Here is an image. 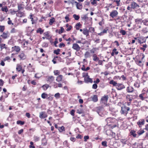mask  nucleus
Masks as SVG:
<instances>
[{
  "label": "nucleus",
  "instance_id": "obj_1",
  "mask_svg": "<svg viewBox=\"0 0 148 148\" xmlns=\"http://www.w3.org/2000/svg\"><path fill=\"white\" fill-rule=\"evenodd\" d=\"M130 110V108L129 107L124 106L121 107V112L122 114H125L126 115L128 113L127 111Z\"/></svg>",
  "mask_w": 148,
  "mask_h": 148
},
{
  "label": "nucleus",
  "instance_id": "obj_2",
  "mask_svg": "<svg viewBox=\"0 0 148 148\" xmlns=\"http://www.w3.org/2000/svg\"><path fill=\"white\" fill-rule=\"evenodd\" d=\"M108 98V95H104L101 98V103L104 104H106Z\"/></svg>",
  "mask_w": 148,
  "mask_h": 148
},
{
  "label": "nucleus",
  "instance_id": "obj_3",
  "mask_svg": "<svg viewBox=\"0 0 148 148\" xmlns=\"http://www.w3.org/2000/svg\"><path fill=\"white\" fill-rule=\"evenodd\" d=\"M83 77L84 78V81L86 83H92V79L89 78V76H88V74H87L86 75L83 76Z\"/></svg>",
  "mask_w": 148,
  "mask_h": 148
},
{
  "label": "nucleus",
  "instance_id": "obj_4",
  "mask_svg": "<svg viewBox=\"0 0 148 148\" xmlns=\"http://www.w3.org/2000/svg\"><path fill=\"white\" fill-rule=\"evenodd\" d=\"M116 88L118 90H121L125 88V86L122 84L117 83L116 87Z\"/></svg>",
  "mask_w": 148,
  "mask_h": 148
},
{
  "label": "nucleus",
  "instance_id": "obj_5",
  "mask_svg": "<svg viewBox=\"0 0 148 148\" xmlns=\"http://www.w3.org/2000/svg\"><path fill=\"white\" fill-rule=\"evenodd\" d=\"M9 36V34L8 32H3L2 34L0 35V37L3 39L7 38Z\"/></svg>",
  "mask_w": 148,
  "mask_h": 148
},
{
  "label": "nucleus",
  "instance_id": "obj_6",
  "mask_svg": "<svg viewBox=\"0 0 148 148\" xmlns=\"http://www.w3.org/2000/svg\"><path fill=\"white\" fill-rule=\"evenodd\" d=\"M118 14V12L116 10H113L110 13V16L114 18L116 17Z\"/></svg>",
  "mask_w": 148,
  "mask_h": 148
},
{
  "label": "nucleus",
  "instance_id": "obj_7",
  "mask_svg": "<svg viewBox=\"0 0 148 148\" xmlns=\"http://www.w3.org/2000/svg\"><path fill=\"white\" fill-rule=\"evenodd\" d=\"M72 48L77 51H79L81 47L77 43H74L73 44Z\"/></svg>",
  "mask_w": 148,
  "mask_h": 148
},
{
  "label": "nucleus",
  "instance_id": "obj_8",
  "mask_svg": "<svg viewBox=\"0 0 148 148\" xmlns=\"http://www.w3.org/2000/svg\"><path fill=\"white\" fill-rule=\"evenodd\" d=\"M47 115L45 112H42L39 113V117L41 119H44L47 117Z\"/></svg>",
  "mask_w": 148,
  "mask_h": 148
},
{
  "label": "nucleus",
  "instance_id": "obj_9",
  "mask_svg": "<svg viewBox=\"0 0 148 148\" xmlns=\"http://www.w3.org/2000/svg\"><path fill=\"white\" fill-rule=\"evenodd\" d=\"M54 79V77L53 76H50L47 77V81L50 83H51Z\"/></svg>",
  "mask_w": 148,
  "mask_h": 148
},
{
  "label": "nucleus",
  "instance_id": "obj_10",
  "mask_svg": "<svg viewBox=\"0 0 148 148\" xmlns=\"http://www.w3.org/2000/svg\"><path fill=\"white\" fill-rule=\"evenodd\" d=\"M131 8L134 9L137 7H139V5L138 4L135 2H132L131 4Z\"/></svg>",
  "mask_w": 148,
  "mask_h": 148
},
{
  "label": "nucleus",
  "instance_id": "obj_11",
  "mask_svg": "<svg viewBox=\"0 0 148 148\" xmlns=\"http://www.w3.org/2000/svg\"><path fill=\"white\" fill-rule=\"evenodd\" d=\"M23 2H22L21 3H18L17 4L18 11L20 10L21 9L23 8L24 5L23 4Z\"/></svg>",
  "mask_w": 148,
  "mask_h": 148
},
{
  "label": "nucleus",
  "instance_id": "obj_12",
  "mask_svg": "<svg viewBox=\"0 0 148 148\" xmlns=\"http://www.w3.org/2000/svg\"><path fill=\"white\" fill-rule=\"evenodd\" d=\"M89 31L86 28H85L83 29V34L86 35V36L89 35Z\"/></svg>",
  "mask_w": 148,
  "mask_h": 148
},
{
  "label": "nucleus",
  "instance_id": "obj_13",
  "mask_svg": "<svg viewBox=\"0 0 148 148\" xmlns=\"http://www.w3.org/2000/svg\"><path fill=\"white\" fill-rule=\"evenodd\" d=\"M145 121L144 120H142L140 121H139L137 122V124L138 125L139 127H141L142 125L144 124Z\"/></svg>",
  "mask_w": 148,
  "mask_h": 148
},
{
  "label": "nucleus",
  "instance_id": "obj_14",
  "mask_svg": "<svg viewBox=\"0 0 148 148\" xmlns=\"http://www.w3.org/2000/svg\"><path fill=\"white\" fill-rule=\"evenodd\" d=\"M126 99L127 101L131 102L133 100V98L132 95H128L126 96Z\"/></svg>",
  "mask_w": 148,
  "mask_h": 148
},
{
  "label": "nucleus",
  "instance_id": "obj_15",
  "mask_svg": "<svg viewBox=\"0 0 148 148\" xmlns=\"http://www.w3.org/2000/svg\"><path fill=\"white\" fill-rule=\"evenodd\" d=\"M12 49H14V50L17 52H18L20 50V48L19 46H15L14 47H12Z\"/></svg>",
  "mask_w": 148,
  "mask_h": 148
},
{
  "label": "nucleus",
  "instance_id": "obj_16",
  "mask_svg": "<svg viewBox=\"0 0 148 148\" xmlns=\"http://www.w3.org/2000/svg\"><path fill=\"white\" fill-rule=\"evenodd\" d=\"M119 52L118 51H117V49L116 48H114L112 50V53H111V55L112 56H113L114 55V54H115L116 55H117L118 54Z\"/></svg>",
  "mask_w": 148,
  "mask_h": 148
},
{
  "label": "nucleus",
  "instance_id": "obj_17",
  "mask_svg": "<svg viewBox=\"0 0 148 148\" xmlns=\"http://www.w3.org/2000/svg\"><path fill=\"white\" fill-rule=\"evenodd\" d=\"M62 75H59L57 77L56 80L58 82H60L62 81Z\"/></svg>",
  "mask_w": 148,
  "mask_h": 148
},
{
  "label": "nucleus",
  "instance_id": "obj_18",
  "mask_svg": "<svg viewBox=\"0 0 148 148\" xmlns=\"http://www.w3.org/2000/svg\"><path fill=\"white\" fill-rule=\"evenodd\" d=\"M134 88L131 86H128L127 88V92H132L134 91Z\"/></svg>",
  "mask_w": 148,
  "mask_h": 148
},
{
  "label": "nucleus",
  "instance_id": "obj_19",
  "mask_svg": "<svg viewBox=\"0 0 148 148\" xmlns=\"http://www.w3.org/2000/svg\"><path fill=\"white\" fill-rule=\"evenodd\" d=\"M109 83L110 84H112L113 86H116V87L117 84V83L113 80H110Z\"/></svg>",
  "mask_w": 148,
  "mask_h": 148
},
{
  "label": "nucleus",
  "instance_id": "obj_20",
  "mask_svg": "<svg viewBox=\"0 0 148 148\" xmlns=\"http://www.w3.org/2000/svg\"><path fill=\"white\" fill-rule=\"evenodd\" d=\"M75 3H76V7L77 8L79 9H81L82 8V5L81 3L75 2Z\"/></svg>",
  "mask_w": 148,
  "mask_h": 148
},
{
  "label": "nucleus",
  "instance_id": "obj_21",
  "mask_svg": "<svg viewBox=\"0 0 148 148\" xmlns=\"http://www.w3.org/2000/svg\"><path fill=\"white\" fill-rule=\"evenodd\" d=\"M92 100L94 102H96L98 101L97 96L96 95H94L91 97Z\"/></svg>",
  "mask_w": 148,
  "mask_h": 148
},
{
  "label": "nucleus",
  "instance_id": "obj_22",
  "mask_svg": "<svg viewBox=\"0 0 148 148\" xmlns=\"http://www.w3.org/2000/svg\"><path fill=\"white\" fill-rule=\"evenodd\" d=\"M22 66L19 64H17L16 65V70L18 72H20L22 70Z\"/></svg>",
  "mask_w": 148,
  "mask_h": 148
},
{
  "label": "nucleus",
  "instance_id": "obj_23",
  "mask_svg": "<svg viewBox=\"0 0 148 148\" xmlns=\"http://www.w3.org/2000/svg\"><path fill=\"white\" fill-rule=\"evenodd\" d=\"M18 56L21 59L23 60L25 58L26 56L24 53H21L19 56Z\"/></svg>",
  "mask_w": 148,
  "mask_h": 148
},
{
  "label": "nucleus",
  "instance_id": "obj_24",
  "mask_svg": "<svg viewBox=\"0 0 148 148\" xmlns=\"http://www.w3.org/2000/svg\"><path fill=\"white\" fill-rule=\"evenodd\" d=\"M49 32H45L44 33V34L46 36V37L48 39L51 38V37L49 35Z\"/></svg>",
  "mask_w": 148,
  "mask_h": 148
},
{
  "label": "nucleus",
  "instance_id": "obj_25",
  "mask_svg": "<svg viewBox=\"0 0 148 148\" xmlns=\"http://www.w3.org/2000/svg\"><path fill=\"white\" fill-rule=\"evenodd\" d=\"M113 119L111 118H108L106 119V121L107 122V124H109L110 123L113 122Z\"/></svg>",
  "mask_w": 148,
  "mask_h": 148
},
{
  "label": "nucleus",
  "instance_id": "obj_26",
  "mask_svg": "<svg viewBox=\"0 0 148 148\" xmlns=\"http://www.w3.org/2000/svg\"><path fill=\"white\" fill-rule=\"evenodd\" d=\"M55 21V19L54 18H51L49 20V24L52 25L53 23Z\"/></svg>",
  "mask_w": 148,
  "mask_h": 148
},
{
  "label": "nucleus",
  "instance_id": "obj_27",
  "mask_svg": "<svg viewBox=\"0 0 148 148\" xmlns=\"http://www.w3.org/2000/svg\"><path fill=\"white\" fill-rule=\"evenodd\" d=\"M84 56L86 58H87L90 57V54L89 52L87 51L85 53Z\"/></svg>",
  "mask_w": 148,
  "mask_h": 148
},
{
  "label": "nucleus",
  "instance_id": "obj_28",
  "mask_svg": "<svg viewBox=\"0 0 148 148\" xmlns=\"http://www.w3.org/2000/svg\"><path fill=\"white\" fill-rule=\"evenodd\" d=\"M81 26V24L80 23H77L75 25V27L77 30H79V27H80Z\"/></svg>",
  "mask_w": 148,
  "mask_h": 148
},
{
  "label": "nucleus",
  "instance_id": "obj_29",
  "mask_svg": "<svg viewBox=\"0 0 148 148\" xmlns=\"http://www.w3.org/2000/svg\"><path fill=\"white\" fill-rule=\"evenodd\" d=\"M44 32V30H42L41 28H39L37 30V33H39L40 34H42Z\"/></svg>",
  "mask_w": 148,
  "mask_h": 148
},
{
  "label": "nucleus",
  "instance_id": "obj_30",
  "mask_svg": "<svg viewBox=\"0 0 148 148\" xmlns=\"http://www.w3.org/2000/svg\"><path fill=\"white\" fill-rule=\"evenodd\" d=\"M93 60L95 61H97L99 60V58L95 54H94L93 56Z\"/></svg>",
  "mask_w": 148,
  "mask_h": 148
},
{
  "label": "nucleus",
  "instance_id": "obj_31",
  "mask_svg": "<svg viewBox=\"0 0 148 148\" xmlns=\"http://www.w3.org/2000/svg\"><path fill=\"white\" fill-rule=\"evenodd\" d=\"M49 87V85L48 84L44 85L42 86V87L43 88V89L44 90H46Z\"/></svg>",
  "mask_w": 148,
  "mask_h": 148
},
{
  "label": "nucleus",
  "instance_id": "obj_32",
  "mask_svg": "<svg viewBox=\"0 0 148 148\" xmlns=\"http://www.w3.org/2000/svg\"><path fill=\"white\" fill-rule=\"evenodd\" d=\"M1 10L3 11H5L6 12L8 11V9L7 7L5 6V7H2L1 8Z\"/></svg>",
  "mask_w": 148,
  "mask_h": 148
},
{
  "label": "nucleus",
  "instance_id": "obj_33",
  "mask_svg": "<svg viewBox=\"0 0 148 148\" xmlns=\"http://www.w3.org/2000/svg\"><path fill=\"white\" fill-rule=\"evenodd\" d=\"M47 97V94L45 93H43L41 95V97L43 99H45Z\"/></svg>",
  "mask_w": 148,
  "mask_h": 148
},
{
  "label": "nucleus",
  "instance_id": "obj_34",
  "mask_svg": "<svg viewBox=\"0 0 148 148\" xmlns=\"http://www.w3.org/2000/svg\"><path fill=\"white\" fill-rule=\"evenodd\" d=\"M144 131L143 130H140L137 132V133L139 136L142 134L144 132Z\"/></svg>",
  "mask_w": 148,
  "mask_h": 148
},
{
  "label": "nucleus",
  "instance_id": "obj_35",
  "mask_svg": "<svg viewBox=\"0 0 148 148\" xmlns=\"http://www.w3.org/2000/svg\"><path fill=\"white\" fill-rule=\"evenodd\" d=\"M60 51V49H58L56 50H54L53 53H55L56 55H58L60 54L59 52Z\"/></svg>",
  "mask_w": 148,
  "mask_h": 148
},
{
  "label": "nucleus",
  "instance_id": "obj_36",
  "mask_svg": "<svg viewBox=\"0 0 148 148\" xmlns=\"http://www.w3.org/2000/svg\"><path fill=\"white\" fill-rule=\"evenodd\" d=\"M5 29V26H4L0 25V32H3Z\"/></svg>",
  "mask_w": 148,
  "mask_h": 148
},
{
  "label": "nucleus",
  "instance_id": "obj_37",
  "mask_svg": "<svg viewBox=\"0 0 148 148\" xmlns=\"http://www.w3.org/2000/svg\"><path fill=\"white\" fill-rule=\"evenodd\" d=\"M73 17L76 20H78L79 18V16L78 15H77L75 14H74L73 15Z\"/></svg>",
  "mask_w": 148,
  "mask_h": 148
},
{
  "label": "nucleus",
  "instance_id": "obj_38",
  "mask_svg": "<svg viewBox=\"0 0 148 148\" xmlns=\"http://www.w3.org/2000/svg\"><path fill=\"white\" fill-rule=\"evenodd\" d=\"M58 130L60 132H61L63 131H64L65 130L64 127V126L59 127L58 128Z\"/></svg>",
  "mask_w": 148,
  "mask_h": 148
},
{
  "label": "nucleus",
  "instance_id": "obj_39",
  "mask_svg": "<svg viewBox=\"0 0 148 148\" xmlns=\"http://www.w3.org/2000/svg\"><path fill=\"white\" fill-rule=\"evenodd\" d=\"M5 45L4 44H1L0 45V47L1 49L4 48L6 49V47H5Z\"/></svg>",
  "mask_w": 148,
  "mask_h": 148
},
{
  "label": "nucleus",
  "instance_id": "obj_40",
  "mask_svg": "<svg viewBox=\"0 0 148 148\" xmlns=\"http://www.w3.org/2000/svg\"><path fill=\"white\" fill-rule=\"evenodd\" d=\"M16 123L18 124H19L21 125H22L24 124L25 122L24 121H17Z\"/></svg>",
  "mask_w": 148,
  "mask_h": 148
},
{
  "label": "nucleus",
  "instance_id": "obj_41",
  "mask_svg": "<svg viewBox=\"0 0 148 148\" xmlns=\"http://www.w3.org/2000/svg\"><path fill=\"white\" fill-rule=\"evenodd\" d=\"M53 73L55 75H58L60 74V72L58 70H54L53 71Z\"/></svg>",
  "mask_w": 148,
  "mask_h": 148
},
{
  "label": "nucleus",
  "instance_id": "obj_42",
  "mask_svg": "<svg viewBox=\"0 0 148 148\" xmlns=\"http://www.w3.org/2000/svg\"><path fill=\"white\" fill-rule=\"evenodd\" d=\"M102 145L104 147H107V142L106 141H102L101 143Z\"/></svg>",
  "mask_w": 148,
  "mask_h": 148
},
{
  "label": "nucleus",
  "instance_id": "obj_43",
  "mask_svg": "<svg viewBox=\"0 0 148 148\" xmlns=\"http://www.w3.org/2000/svg\"><path fill=\"white\" fill-rule=\"evenodd\" d=\"M89 32H90L92 33H93L95 31L94 28L93 27H90L89 29Z\"/></svg>",
  "mask_w": 148,
  "mask_h": 148
},
{
  "label": "nucleus",
  "instance_id": "obj_44",
  "mask_svg": "<svg viewBox=\"0 0 148 148\" xmlns=\"http://www.w3.org/2000/svg\"><path fill=\"white\" fill-rule=\"evenodd\" d=\"M83 112V111L82 109H78L77 110V113L79 114H81Z\"/></svg>",
  "mask_w": 148,
  "mask_h": 148
},
{
  "label": "nucleus",
  "instance_id": "obj_45",
  "mask_svg": "<svg viewBox=\"0 0 148 148\" xmlns=\"http://www.w3.org/2000/svg\"><path fill=\"white\" fill-rule=\"evenodd\" d=\"M54 97L57 99H58L60 97V94L59 93H57L54 95Z\"/></svg>",
  "mask_w": 148,
  "mask_h": 148
},
{
  "label": "nucleus",
  "instance_id": "obj_46",
  "mask_svg": "<svg viewBox=\"0 0 148 148\" xmlns=\"http://www.w3.org/2000/svg\"><path fill=\"white\" fill-rule=\"evenodd\" d=\"M34 140L35 141H38L40 139V138L37 136H34Z\"/></svg>",
  "mask_w": 148,
  "mask_h": 148
},
{
  "label": "nucleus",
  "instance_id": "obj_47",
  "mask_svg": "<svg viewBox=\"0 0 148 148\" xmlns=\"http://www.w3.org/2000/svg\"><path fill=\"white\" fill-rule=\"evenodd\" d=\"M137 63L138 65L140 66H142L143 64V63H142V61L140 60L138 61L137 62Z\"/></svg>",
  "mask_w": 148,
  "mask_h": 148
},
{
  "label": "nucleus",
  "instance_id": "obj_48",
  "mask_svg": "<svg viewBox=\"0 0 148 148\" xmlns=\"http://www.w3.org/2000/svg\"><path fill=\"white\" fill-rule=\"evenodd\" d=\"M60 28H61L60 30H59V31L58 32V33L59 34H61L64 31V29L62 27H61Z\"/></svg>",
  "mask_w": 148,
  "mask_h": 148
},
{
  "label": "nucleus",
  "instance_id": "obj_49",
  "mask_svg": "<svg viewBox=\"0 0 148 148\" xmlns=\"http://www.w3.org/2000/svg\"><path fill=\"white\" fill-rule=\"evenodd\" d=\"M47 143L46 140L45 139H43L42 140V144L43 145H47Z\"/></svg>",
  "mask_w": 148,
  "mask_h": 148
},
{
  "label": "nucleus",
  "instance_id": "obj_50",
  "mask_svg": "<svg viewBox=\"0 0 148 148\" xmlns=\"http://www.w3.org/2000/svg\"><path fill=\"white\" fill-rule=\"evenodd\" d=\"M120 33L123 35H125L126 34V32L123 29H122L120 31Z\"/></svg>",
  "mask_w": 148,
  "mask_h": 148
},
{
  "label": "nucleus",
  "instance_id": "obj_51",
  "mask_svg": "<svg viewBox=\"0 0 148 148\" xmlns=\"http://www.w3.org/2000/svg\"><path fill=\"white\" fill-rule=\"evenodd\" d=\"M90 1L91 2V4L93 5L97 4V2L96 0H93L92 1L91 0Z\"/></svg>",
  "mask_w": 148,
  "mask_h": 148
},
{
  "label": "nucleus",
  "instance_id": "obj_52",
  "mask_svg": "<svg viewBox=\"0 0 148 148\" xmlns=\"http://www.w3.org/2000/svg\"><path fill=\"white\" fill-rule=\"evenodd\" d=\"M120 0H119V1L118 0H114V2H116L117 4V6H119L120 5V3L119 2H120Z\"/></svg>",
  "mask_w": 148,
  "mask_h": 148
},
{
  "label": "nucleus",
  "instance_id": "obj_53",
  "mask_svg": "<svg viewBox=\"0 0 148 148\" xmlns=\"http://www.w3.org/2000/svg\"><path fill=\"white\" fill-rule=\"evenodd\" d=\"M65 46V44L63 43L62 42L60 44L59 47L60 48H61L62 47H64Z\"/></svg>",
  "mask_w": 148,
  "mask_h": 148
},
{
  "label": "nucleus",
  "instance_id": "obj_54",
  "mask_svg": "<svg viewBox=\"0 0 148 148\" xmlns=\"http://www.w3.org/2000/svg\"><path fill=\"white\" fill-rule=\"evenodd\" d=\"M131 135H132L134 137H137L136 134H135V132H131Z\"/></svg>",
  "mask_w": 148,
  "mask_h": 148
},
{
  "label": "nucleus",
  "instance_id": "obj_55",
  "mask_svg": "<svg viewBox=\"0 0 148 148\" xmlns=\"http://www.w3.org/2000/svg\"><path fill=\"white\" fill-rule=\"evenodd\" d=\"M16 32V29L14 28H13L10 31L11 33H15Z\"/></svg>",
  "mask_w": 148,
  "mask_h": 148
},
{
  "label": "nucleus",
  "instance_id": "obj_56",
  "mask_svg": "<svg viewBox=\"0 0 148 148\" xmlns=\"http://www.w3.org/2000/svg\"><path fill=\"white\" fill-rule=\"evenodd\" d=\"M89 137L88 136H85L84 137V141L85 142H86L87 141V140L89 139Z\"/></svg>",
  "mask_w": 148,
  "mask_h": 148
},
{
  "label": "nucleus",
  "instance_id": "obj_57",
  "mask_svg": "<svg viewBox=\"0 0 148 148\" xmlns=\"http://www.w3.org/2000/svg\"><path fill=\"white\" fill-rule=\"evenodd\" d=\"M126 140L125 139H122L121 140V142L123 144H126Z\"/></svg>",
  "mask_w": 148,
  "mask_h": 148
},
{
  "label": "nucleus",
  "instance_id": "obj_58",
  "mask_svg": "<svg viewBox=\"0 0 148 148\" xmlns=\"http://www.w3.org/2000/svg\"><path fill=\"white\" fill-rule=\"evenodd\" d=\"M97 87V85L96 84H94L93 85L92 88L94 89H96Z\"/></svg>",
  "mask_w": 148,
  "mask_h": 148
},
{
  "label": "nucleus",
  "instance_id": "obj_59",
  "mask_svg": "<svg viewBox=\"0 0 148 148\" xmlns=\"http://www.w3.org/2000/svg\"><path fill=\"white\" fill-rule=\"evenodd\" d=\"M82 18L84 20H86L87 19H88V17L86 15H85L83 16L82 17Z\"/></svg>",
  "mask_w": 148,
  "mask_h": 148
},
{
  "label": "nucleus",
  "instance_id": "obj_60",
  "mask_svg": "<svg viewBox=\"0 0 148 148\" xmlns=\"http://www.w3.org/2000/svg\"><path fill=\"white\" fill-rule=\"evenodd\" d=\"M75 112V110H72L71 112V114L73 116H74V112Z\"/></svg>",
  "mask_w": 148,
  "mask_h": 148
},
{
  "label": "nucleus",
  "instance_id": "obj_61",
  "mask_svg": "<svg viewBox=\"0 0 148 148\" xmlns=\"http://www.w3.org/2000/svg\"><path fill=\"white\" fill-rule=\"evenodd\" d=\"M23 132V129H21V130L18 131V133L19 134H21Z\"/></svg>",
  "mask_w": 148,
  "mask_h": 148
},
{
  "label": "nucleus",
  "instance_id": "obj_62",
  "mask_svg": "<svg viewBox=\"0 0 148 148\" xmlns=\"http://www.w3.org/2000/svg\"><path fill=\"white\" fill-rule=\"evenodd\" d=\"M99 82H100V80H99V79L98 78H97L96 79V81H94V82L95 83L97 84L98 83H99Z\"/></svg>",
  "mask_w": 148,
  "mask_h": 148
},
{
  "label": "nucleus",
  "instance_id": "obj_63",
  "mask_svg": "<svg viewBox=\"0 0 148 148\" xmlns=\"http://www.w3.org/2000/svg\"><path fill=\"white\" fill-rule=\"evenodd\" d=\"M134 85L138 88L140 86L138 84L137 82H136L134 84Z\"/></svg>",
  "mask_w": 148,
  "mask_h": 148
},
{
  "label": "nucleus",
  "instance_id": "obj_64",
  "mask_svg": "<svg viewBox=\"0 0 148 148\" xmlns=\"http://www.w3.org/2000/svg\"><path fill=\"white\" fill-rule=\"evenodd\" d=\"M144 25H147L148 24V20L147 19H146L145 21H144Z\"/></svg>",
  "mask_w": 148,
  "mask_h": 148
}]
</instances>
